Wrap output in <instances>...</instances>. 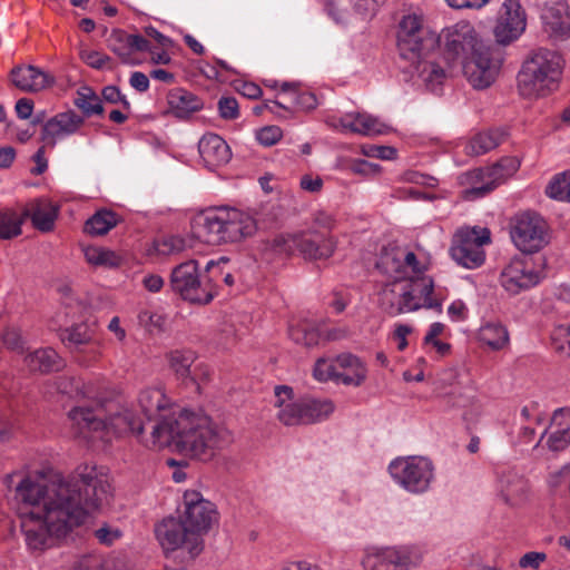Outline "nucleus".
<instances>
[{
  "label": "nucleus",
  "instance_id": "c85d7f7f",
  "mask_svg": "<svg viewBox=\"0 0 570 570\" xmlns=\"http://www.w3.org/2000/svg\"><path fill=\"white\" fill-rule=\"evenodd\" d=\"M334 362L343 384L360 386L365 381L367 370L357 356L343 353Z\"/></svg>",
  "mask_w": 570,
  "mask_h": 570
},
{
  "label": "nucleus",
  "instance_id": "1a4fd4ad",
  "mask_svg": "<svg viewBox=\"0 0 570 570\" xmlns=\"http://www.w3.org/2000/svg\"><path fill=\"white\" fill-rule=\"evenodd\" d=\"M393 480L412 493L425 492L433 480V463L424 456L397 458L389 465Z\"/></svg>",
  "mask_w": 570,
  "mask_h": 570
},
{
  "label": "nucleus",
  "instance_id": "9d476101",
  "mask_svg": "<svg viewBox=\"0 0 570 570\" xmlns=\"http://www.w3.org/2000/svg\"><path fill=\"white\" fill-rule=\"evenodd\" d=\"M511 238L523 253H537L550 242L547 222L534 212H524L514 217Z\"/></svg>",
  "mask_w": 570,
  "mask_h": 570
},
{
  "label": "nucleus",
  "instance_id": "f257e3e1",
  "mask_svg": "<svg viewBox=\"0 0 570 570\" xmlns=\"http://www.w3.org/2000/svg\"><path fill=\"white\" fill-rule=\"evenodd\" d=\"M110 497L109 478L97 466L79 468L75 475L49 484L22 479L14 498L27 546L32 550L52 547Z\"/></svg>",
  "mask_w": 570,
  "mask_h": 570
},
{
  "label": "nucleus",
  "instance_id": "5701e85b",
  "mask_svg": "<svg viewBox=\"0 0 570 570\" xmlns=\"http://www.w3.org/2000/svg\"><path fill=\"white\" fill-rule=\"evenodd\" d=\"M139 406L147 417L146 424H151L150 429L163 421L164 417L177 416L176 413H165L168 401L160 389L149 387L145 389L140 392L138 396Z\"/></svg>",
  "mask_w": 570,
  "mask_h": 570
},
{
  "label": "nucleus",
  "instance_id": "7c9ffc66",
  "mask_svg": "<svg viewBox=\"0 0 570 570\" xmlns=\"http://www.w3.org/2000/svg\"><path fill=\"white\" fill-rule=\"evenodd\" d=\"M24 362L30 371L40 373L59 371L63 366L58 353L49 347L39 348L28 354Z\"/></svg>",
  "mask_w": 570,
  "mask_h": 570
},
{
  "label": "nucleus",
  "instance_id": "58836bf2",
  "mask_svg": "<svg viewBox=\"0 0 570 570\" xmlns=\"http://www.w3.org/2000/svg\"><path fill=\"white\" fill-rule=\"evenodd\" d=\"M303 412L306 417L305 424H312L327 419L334 412V404L331 400L303 399Z\"/></svg>",
  "mask_w": 570,
  "mask_h": 570
},
{
  "label": "nucleus",
  "instance_id": "6ab92c4d",
  "mask_svg": "<svg viewBox=\"0 0 570 570\" xmlns=\"http://www.w3.org/2000/svg\"><path fill=\"white\" fill-rule=\"evenodd\" d=\"M107 47L120 59L121 63L135 65L132 53L150 50L149 41L140 35H129L120 29L111 31L107 38Z\"/></svg>",
  "mask_w": 570,
  "mask_h": 570
},
{
  "label": "nucleus",
  "instance_id": "c9c22d12",
  "mask_svg": "<svg viewBox=\"0 0 570 570\" xmlns=\"http://www.w3.org/2000/svg\"><path fill=\"white\" fill-rule=\"evenodd\" d=\"M94 335V328L87 323L72 325L59 333L61 342L70 350H80L81 346L90 344Z\"/></svg>",
  "mask_w": 570,
  "mask_h": 570
},
{
  "label": "nucleus",
  "instance_id": "f3484780",
  "mask_svg": "<svg viewBox=\"0 0 570 570\" xmlns=\"http://www.w3.org/2000/svg\"><path fill=\"white\" fill-rule=\"evenodd\" d=\"M85 124V117L73 110L59 112L42 126L40 140L49 148H55L58 139L78 134Z\"/></svg>",
  "mask_w": 570,
  "mask_h": 570
},
{
  "label": "nucleus",
  "instance_id": "aec40b11",
  "mask_svg": "<svg viewBox=\"0 0 570 570\" xmlns=\"http://www.w3.org/2000/svg\"><path fill=\"white\" fill-rule=\"evenodd\" d=\"M336 244L333 236L320 238L312 232H301L296 233L295 250L308 261L326 259L334 254Z\"/></svg>",
  "mask_w": 570,
  "mask_h": 570
},
{
  "label": "nucleus",
  "instance_id": "bf43d9fd",
  "mask_svg": "<svg viewBox=\"0 0 570 570\" xmlns=\"http://www.w3.org/2000/svg\"><path fill=\"white\" fill-rule=\"evenodd\" d=\"M546 560L547 554L544 552L530 551L519 559V567L521 569L538 570Z\"/></svg>",
  "mask_w": 570,
  "mask_h": 570
},
{
  "label": "nucleus",
  "instance_id": "c03bdc74",
  "mask_svg": "<svg viewBox=\"0 0 570 570\" xmlns=\"http://www.w3.org/2000/svg\"><path fill=\"white\" fill-rule=\"evenodd\" d=\"M520 167L517 157H503L498 163L489 167V170L495 181L497 187L511 177Z\"/></svg>",
  "mask_w": 570,
  "mask_h": 570
},
{
  "label": "nucleus",
  "instance_id": "0eeeda50",
  "mask_svg": "<svg viewBox=\"0 0 570 570\" xmlns=\"http://www.w3.org/2000/svg\"><path fill=\"white\" fill-rule=\"evenodd\" d=\"M170 287L183 299L194 304H208L215 295L212 278L200 279L198 262L195 259L184 262L171 271Z\"/></svg>",
  "mask_w": 570,
  "mask_h": 570
},
{
  "label": "nucleus",
  "instance_id": "e2e57ef3",
  "mask_svg": "<svg viewBox=\"0 0 570 570\" xmlns=\"http://www.w3.org/2000/svg\"><path fill=\"white\" fill-rule=\"evenodd\" d=\"M184 247V242L179 237H168L156 244V250L160 254H170L173 252H179Z\"/></svg>",
  "mask_w": 570,
  "mask_h": 570
},
{
  "label": "nucleus",
  "instance_id": "c756f323",
  "mask_svg": "<svg viewBox=\"0 0 570 570\" xmlns=\"http://www.w3.org/2000/svg\"><path fill=\"white\" fill-rule=\"evenodd\" d=\"M23 216L30 217L33 226L46 233L53 229L58 208L47 200H37L24 210Z\"/></svg>",
  "mask_w": 570,
  "mask_h": 570
},
{
  "label": "nucleus",
  "instance_id": "a18cd8bd",
  "mask_svg": "<svg viewBox=\"0 0 570 570\" xmlns=\"http://www.w3.org/2000/svg\"><path fill=\"white\" fill-rule=\"evenodd\" d=\"M546 193L551 198L570 202V170L556 175Z\"/></svg>",
  "mask_w": 570,
  "mask_h": 570
},
{
  "label": "nucleus",
  "instance_id": "393cba45",
  "mask_svg": "<svg viewBox=\"0 0 570 570\" xmlns=\"http://www.w3.org/2000/svg\"><path fill=\"white\" fill-rule=\"evenodd\" d=\"M198 151L208 168L225 165L232 157L229 146L216 134L204 135L198 142Z\"/></svg>",
  "mask_w": 570,
  "mask_h": 570
},
{
  "label": "nucleus",
  "instance_id": "37998d69",
  "mask_svg": "<svg viewBox=\"0 0 570 570\" xmlns=\"http://www.w3.org/2000/svg\"><path fill=\"white\" fill-rule=\"evenodd\" d=\"M296 233L277 234L264 243V250L276 255L291 256L295 252Z\"/></svg>",
  "mask_w": 570,
  "mask_h": 570
},
{
  "label": "nucleus",
  "instance_id": "4d7b16f0",
  "mask_svg": "<svg viewBox=\"0 0 570 570\" xmlns=\"http://www.w3.org/2000/svg\"><path fill=\"white\" fill-rule=\"evenodd\" d=\"M139 324L145 326L148 331L161 330L164 325V317L153 311L144 309L138 314Z\"/></svg>",
  "mask_w": 570,
  "mask_h": 570
},
{
  "label": "nucleus",
  "instance_id": "72a5a7b5",
  "mask_svg": "<svg viewBox=\"0 0 570 570\" xmlns=\"http://www.w3.org/2000/svg\"><path fill=\"white\" fill-rule=\"evenodd\" d=\"M120 222L119 216L109 209H100L89 217L83 232L90 236H104Z\"/></svg>",
  "mask_w": 570,
  "mask_h": 570
},
{
  "label": "nucleus",
  "instance_id": "3c124183",
  "mask_svg": "<svg viewBox=\"0 0 570 570\" xmlns=\"http://www.w3.org/2000/svg\"><path fill=\"white\" fill-rule=\"evenodd\" d=\"M403 252L391 250L381 256L379 265L389 274H395V279H402L403 275Z\"/></svg>",
  "mask_w": 570,
  "mask_h": 570
},
{
  "label": "nucleus",
  "instance_id": "79ce46f5",
  "mask_svg": "<svg viewBox=\"0 0 570 570\" xmlns=\"http://www.w3.org/2000/svg\"><path fill=\"white\" fill-rule=\"evenodd\" d=\"M288 335L293 342L306 347L314 346L320 341L318 330L308 322H299L295 325H291Z\"/></svg>",
  "mask_w": 570,
  "mask_h": 570
},
{
  "label": "nucleus",
  "instance_id": "f03ea898",
  "mask_svg": "<svg viewBox=\"0 0 570 570\" xmlns=\"http://www.w3.org/2000/svg\"><path fill=\"white\" fill-rule=\"evenodd\" d=\"M230 442L232 435L226 428L205 414L183 410L177 416L164 417L155 424L145 445L159 449L174 445L185 455L207 461Z\"/></svg>",
  "mask_w": 570,
  "mask_h": 570
},
{
  "label": "nucleus",
  "instance_id": "a878e982",
  "mask_svg": "<svg viewBox=\"0 0 570 570\" xmlns=\"http://www.w3.org/2000/svg\"><path fill=\"white\" fill-rule=\"evenodd\" d=\"M335 128L351 131L363 136H376L385 134L389 127L377 118L365 112H350L338 119Z\"/></svg>",
  "mask_w": 570,
  "mask_h": 570
},
{
  "label": "nucleus",
  "instance_id": "a211bd4d",
  "mask_svg": "<svg viewBox=\"0 0 570 570\" xmlns=\"http://www.w3.org/2000/svg\"><path fill=\"white\" fill-rule=\"evenodd\" d=\"M9 78L11 83L23 92L37 94L56 85L53 75L33 65L14 66Z\"/></svg>",
  "mask_w": 570,
  "mask_h": 570
},
{
  "label": "nucleus",
  "instance_id": "f704fd0d",
  "mask_svg": "<svg viewBox=\"0 0 570 570\" xmlns=\"http://www.w3.org/2000/svg\"><path fill=\"white\" fill-rule=\"evenodd\" d=\"M527 483L514 472L503 473L499 479L500 494L509 504H517L525 492Z\"/></svg>",
  "mask_w": 570,
  "mask_h": 570
},
{
  "label": "nucleus",
  "instance_id": "b1692460",
  "mask_svg": "<svg viewBox=\"0 0 570 570\" xmlns=\"http://www.w3.org/2000/svg\"><path fill=\"white\" fill-rule=\"evenodd\" d=\"M459 180L462 186H466L462 191V197L466 200L483 197L497 188L489 167L466 171L459 177Z\"/></svg>",
  "mask_w": 570,
  "mask_h": 570
},
{
  "label": "nucleus",
  "instance_id": "423d86ee",
  "mask_svg": "<svg viewBox=\"0 0 570 570\" xmlns=\"http://www.w3.org/2000/svg\"><path fill=\"white\" fill-rule=\"evenodd\" d=\"M562 72V58L554 51L539 49L522 66L518 87L524 97H541L553 91Z\"/></svg>",
  "mask_w": 570,
  "mask_h": 570
},
{
  "label": "nucleus",
  "instance_id": "052dcab7",
  "mask_svg": "<svg viewBox=\"0 0 570 570\" xmlns=\"http://www.w3.org/2000/svg\"><path fill=\"white\" fill-rule=\"evenodd\" d=\"M95 535L100 543L109 546L121 537V531L118 528L104 524L95 531Z\"/></svg>",
  "mask_w": 570,
  "mask_h": 570
},
{
  "label": "nucleus",
  "instance_id": "2eb2a0df",
  "mask_svg": "<svg viewBox=\"0 0 570 570\" xmlns=\"http://www.w3.org/2000/svg\"><path fill=\"white\" fill-rule=\"evenodd\" d=\"M541 279L530 259H512L500 274L501 286L511 295L527 291Z\"/></svg>",
  "mask_w": 570,
  "mask_h": 570
},
{
  "label": "nucleus",
  "instance_id": "774afa93",
  "mask_svg": "<svg viewBox=\"0 0 570 570\" xmlns=\"http://www.w3.org/2000/svg\"><path fill=\"white\" fill-rule=\"evenodd\" d=\"M33 111V101L29 98H20L16 102V112L20 119H28Z\"/></svg>",
  "mask_w": 570,
  "mask_h": 570
},
{
  "label": "nucleus",
  "instance_id": "864d4df0",
  "mask_svg": "<svg viewBox=\"0 0 570 570\" xmlns=\"http://www.w3.org/2000/svg\"><path fill=\"white\" fill-rule=\"evenodd\" d=\"M397 289L400 291L399 295L402 299V307L404 308V313L417 311L423 307V303L417 299L404 279L397 278Z\"/></svg>",
  "mask_w": 570,
  "mask_h": 570
},
{
  "label": "nucleus",
  "instance_id": "de8ad7c7",
  "mask_svg": "<svg viewBox=\"0 0 570 570\" xmlns=\"http://www.w3.org/2000/svg\"><path fill=\"white\" fill-rule=\"evenodd\" d=\"M195 361V354L191 351H173L169 354L171 368L180 379L190 377V366Z\"/></svg>",
  "mask_w": 570,
  "mask_h": 570
},
{
  "label": "nucleus",
  "instance_id": "473e14b6",
  "mask_svg": "<svg viewBox=\"0 0 570 570\" xmlns=\"http://www.w3.org/2000/svg\"><path fill=\"white\" fill-rule=\"evenodd\" d=\"M428 56L429 53H425L420 58H415L414 60L409 61L412 63L414 71L422 79L425 86L430 90L434 91L436 87L443 82L445 78V71L439 65L432 61H428Z\"/></svg>",
  "mask_w": 570,
  "mask_h": 570
},
{
  "label": "nucleus",
  "instance_id": "0e129e2a",
  "mask_svg": "<svg viewBox=\"0 0 570 570\" xmlns=\"http://www.w3.org/2000/svg\"><path fill=\"white\" fill-rule=\"evenodd\" d=\"M351 170L358 175L374 176L379 174L380 166L365 159H358L351 165Z\"/></svg>",
  "mask_w": 570,
  "mask_h": 570
},
{
  "label": "nucleus",
  "instance_id": "cd10ccee",
  "mask_svg": "<svg viewBox=\"0 0 570 570\" xmlns=\"http://www.w3.org/2000/svg\"><path fill=\"white\" fill-rule=\"evenodd\" d=\"M551 433L547 445L551 451H562L570 444V409H560L551 419Z\"/></svg>",
  "mask_w": 570,
  "mask_h": 570
},
{
  "label": "nucleus",
  "instance_id": "bb28decb",
  "mask_svg": "<svg viewBox=\"0 0 570 570\" xmlns=\"http://www.w3.org/2000/svg\"><path fill=\"white\" fill-rule=\"evenodd\" d=\"M168 112L178 119H187L204 108V101L183 88L171 89L167 95Z\"/></svg>",
  "mask_w": 570,
  "mask_h": 570
},
{
  "label": "nucleus",
  "instance_id": "412c9836",
  "mask_svg": "<svg viewBox=\"0 0 570 570\" xmlns=\"http://www.w3.org/2000/svg\"><path fill=\"white\" fill-rule=\"evenodd\" d=\"M275 406L279 410L277 419L287 426L305 424L306 417L303 412L302 400L292 402L293 390L286 385L275 387Z\"/></svg>",
  "mask_w": 570,
  "mask_h": 570
},
{
  "label": "nucleus",
  "instance_id": "9b49d317",
  "mask_svg": "<svg viewBox=\"0 0 570 570\" xmlns=\"http://www.w3.org/2000/svg\"><path fill=\"white\" fill-rule=\"evenodd\" d=\"M436 46V38L422 27L416 14L404 16L397 31V48L405 60H414L430 53Z\"/></svg>",
  "mask_w": 570,
  "mask_h": 570
},
{
  "label": "nucleus",
  "instance_id": "6e6d98bb",
  "mask_svg": "<svg viewBox=\"0 0 570 570\" xmlns=\"http://www.w3.org/2000/svg\"><path fill=\"white\" fill-rule=\"evenodd\" d=\"M80 58L94 69H102L111 59L109 56L95 50H81Z\"/></svg>",
  "mask_w": 570,
  "mask_h": 570
},
{
  "label": "nucleus",
  "instance_id": "4468645a",
  "mask_svg": "<svg viewBox=\"0 0 570 570\" xmlns=\"http://www.w3.org/2000/svg\"><path fill=\"white\" fill-rule=\"evenodd\" d=\"M188 533L189 530L180 517L164 519L155 528L156 538L165 551L185 548L195 558L203 551L204 541L194 542Z\"/></svg>",
  "mask_w": 570,
  "mask_h": 570
},
{
  "label": "nucleus",
  "instance_id": "680f3d73",
  "mask_svg": "<svg viewBox=\"0 0 570 570\" xmlns=\"http://www.w3.org/2000/svg\"><path fill=\"white\" fill-rule=\"evenodd\" d=\"M102 98L105 101L110 104H121L126 109L130 107L126 96L121 94L117 86H107L102 89Z\"/></svg>",
  "mask_w": 570,
  "mask_h": 570
},
{
  "label": "nucleus",
  "instance_id": "6e6552de",
  "mask_svg": "<svg viewBox=\"0 0 570 570\" xmlns=\"http://www.w3.org/2000/svg\"><path fill=\"white\" fill-rule=\"evenodd\" d=\"M183 507L180 518L188 528L191 540L204 541L203 537L218 524L219 513L216 505L200 492L188 490L183 495Z\"/></svg>",
  "mask_w": 570,
  "mask_h": 570
},
{
  "label": "nucleus",
  "instance_id": "4c0bfd02",
  "mask_svg": "<svg viewBox=\"0 0 570 570\" xmlns=\"http://www.w3.org/2000/svg\"><path fill=\"white\" fill-rule=\"evenodd\" d=\"M479 338L493 351L502 350L509 343V333L500 323H487L479 331Z\"/></svg>",
  "mask_w": 570,
  "mask_h": 570
},
{
  "label": "nucleus",
  "instance_id": "20e7f679",
  "mask_svg": "<svg viewBox=\"0 0 570 570\" xmlns=\"http://www.w3.org/2000/svg\"><path fill=\"white\" fill-rule=\"evenodd\" d=\"M448 59L464 56L463 72L475 89H485L497 79L502 61V50L498 46L485 45L479 39L474 28L464 23L458 26L446 42Z\"/></svg>",
  "mask_w": 570,
  "mask_h": 570
},
{
  "label": "nucleus",
  "instance_id": "338daca9",
  "mask_svg": "<svg viewBox=\"0 0 570 570\" xmlns=\"http://www.w3.org/2000/svg\"><path fill=\"white\" fill-rule=\"evenodd\" d=\"M129 83L134 89H136L139 92H145L149 88L148 77L140 71H135L131 73Z\"/></svg>",
  "mask_w": 570,
  "mask_h": 570
},
{
  "label": "nucleus",
  "instance_id": "a19ab883",
  "mask_svg": "<svg viewBox=\"0 0 570 570\" xmlns=\"http://www.w3.org/2000/svg\"><path fill=\"white\" fill-rule=\"evenodd\" d=\"M397 278L387 284L380 294L381 308L391 316H396L404 313L402 307V299L399 295Z\"/></svg>",
  "mask_w": 570,
  "mask_h": 570
},
{
  "label": "nucleus",
  "instance_id": "69168bd1",
  "mask_svg": "<svg viewBox=\"0 0 570 570\" xmlns=\"http://www.w3.org/2000/svg\"><path fill=\"white\" fill-rule=\"evenodd\" d=\"M46 145L41 146L36 154L33 155L32 159L36 163V167L31 169V173L33 175H41L43 174L48 168V161L45 157L46 154Z\"/></svg>",
  "mask_w": 570,
  "mask_h": 570
},
{
  "label": "nucleus",
  "instance_id": "8fccbe9b",
  "mask_svg": "<svg viewBox=\"0 0 570 570\" xmlns=\"http://www.w3.org/2000/svg\"><path fill=\"white\" fill-rule=\"evenodd\" d=\"M85 256L88 263L92 265H102L115 267L119 264V257L111 250L89 247L85 250Z\"/></svg>",
  "mask_w": 570,
  "mask_h": 570
},
{
  "label": "nucleus",
  "instance_id": "49530a36",
  "mask_svg": "<svg viewBox=\"0 0 570 570\" xmlns=\"http://www.w3.org/2000/svg\"><path fill=\"white\" fill-rule=\"evenodd\" d=\"M281 89L284 94H287L291 90V102L293 106H295V108L311 110L314 109L317 105V100L314 94L308 91H299L295 83L284 82Z\"/></svg>",
  "mask_w": 570,
  "mask_h": 570
},
{
  "label": "nucleus",
  "instance_id": "f8f14e48",
  "mask_svg": "<svg viewBox=\"0 0 570 570\" xmlns=\"http://www.w3.org/2000/svg\"><path fill=\"white\" fill-rule=\"evenodd\" d=\"M490 243L488 229H461L452 240L451 257L462 267L473 269L480 267L485 261L483 245Z\"/></svg>",
  "mask_w": 570,
  "mask_h": 570
},
{
  "label": "nucleus",
  "instance_id": "e433bc0d",
  "mask_svg": "<svg viewBox=\"0 0 570 570\" xmlns=\"http://www.w3.org/2000/svg\"><path fill=\"white\" fill-rule=\"evenodd\" d=\"M507 134L501 129L479 132L472 137L466 149L469 155H483L498 147L504 139Z\"/></svg>",
  "mask_w": 570,
  "mask_h": 570
},
{
  "label": "nucleus",
  "instance_id": "5fc2aeb1",
  "mask_svg": "<svg viewBox=\"0 0 570 570\" xmlns=\"http://www.w3.org/2000/svg\"><path fill=\"white\" fill-rule=\"evenodd\" d=\"M218 111L223 119L232 120L239 116V106L234 97H222L218 100Z\"/></svg>",
  "mask_w": 570,
  "mask_h": 570
},
{
  "label": "nucleus",
  "instance_id": "39448f33",
  "mask_svg": "<svg viewBox=\"0 0 570 570\" xmlns=\"http://www.w3.org/2000/svg\"><path fill=\"white\" fill-rule=\"evenodd\" d=\"M257 230L256 220L235 208H214L199 215L195 222V236L207 245L240 242Z\"/></svg>",
  "mask_w": 570,
  "mask_h": 570
},
{
  "label": "nucleus",
  "instance_id": "09e8293b",
  "mask_svg": "<svg viewBox=\"0 0 570 570\" xmlns=\"http://www.w3.org/2000/svg\"><path fill=\"white\" fill-rule=\"evenodd\" d=\"M23 220L13 212L0 210V238L11 239L21 234V225Z\"/></svg>",
  "mask_w": 570,
  "mask_h": 570
},
{
  "label": "nucleus",
  "instance_id": "2f4dec72",
  "mask_svg": "<svg viewBox=\"0 0 570 570\" xmlns=\"http://www.w3.org/2000/svg\"><path fill=\"white\" fill-rule=\"evenodd\" d=\"M414 295L423 303V307L442 312V302L433 297L434 283L430 276H415L404 279Z\"/></svg>",
  "mask_w": 570,
  "mask_h": 570
},
{
  "label": "nucleus",
  "instance_id": "4be33fe9",
  "mask_svg": "<svg viewBox=\"0 0 570 570\" xmlns=\"http://www.w3.org/2000/svg\"><path fill=\"white\" fill-rule=\"evenodd\" d=\"M541 18L547 31L551 35L570 37V11L564 1L550 0L546 2Z\"/></svg>",
  "mask_w": 570,
  "mask_h": 570
},
{
  "label": "nucleus",
  "instance_id": "603ef678",
  "mask_svg": "<svg viewBox=\"0 0 570 570\" xmlns=\"http://www.w3.org/2000/svg\"><path fill=\"white\" fill-rule=\"evenodd\" d=\"M313 374L314 377L321 382H325L328 380H335L337 382H341L335 362L326 358H318L316 361Z\"/></svg>",
  "mask_w": 570,
  "mask_h": 570
},
{
  "label": "nucleus",
  "instance_id": "ddd939ff",
  "mask_svg": "<svg viewBox=\"0 0 570 570\" xmlns=\"http://www.w3.org/2000/svg\"><path fill=\"white\" fill-rule=\"evenodd\" d=\"M421 561L422 554L416 548L399 547L371 550L362 564L365 570H410Z\"/></svg>",
  "mask_w": 570,
  "mask_h": 570
},
{
  "label": "nucleus",
  "instance_id": "dca6fc26",
  "mask_svg": "<svg viewBox=\"0 0 570 570\" xmlns=\"http://www.w3.org/2000/svg\"><path fill=\"white\" fill-rule=\"evenodd\" d=\"M525 29V14L518 0H505L502 4L494 36L497 42L507 45L515 40Z\"/></svg>",
  "mask_w": 570,
  "mask_h": 570
},
{
  "label": "nucleus",
  "instance_id": "ea45409f",
  "mask_svg": "<svg viewBox=\"0 0 570 570\" xmlns=\"http://www.w3.org/2000/svg\"><path fill=\"white\" fill-rule=\"evenodd\" d=\"M75 106L81 110L83 116L90 117L92 115H101L104 107L100 98L90 87H81L77 91V97L73 100Z\"/></svg>",
  "mask_w": 570,
  "mask_h": 570
},
{
  "label": "nucleus",
  "instance_id": "7ed1b4c3",
  "mask_svg": "<svg viewBox=\"0 0 570 570\" xmlns=\"http://www.w3.org/2000/svg\"><path fill=\"white\" fill-rule=\"evenodd\" d=\"M73 425L83 438H97L109 441L111 435L120 436L131 433L145 445L142 432L146 424L134 415L118 399L99 397L87 400L82 404L70 410L68 414ZM92 438H95L92 435Z\"/></svg>",
  "mask_w": 570,
  "mask_h": 570
},
{
  "label": "nucleus",
  "instance_id": "13d9d810",
  "mask_svg": "<svg viewBox=\"0 0 570 570\" xmlns=\"http://www.w3.org/2000/svg\"><path fill=\"white\" fill-rule=\"evenodd\" d=\"M282 129L277 126H267L262 128L256 138L258 142L263 146L269 147L275 145L282 138Z\"/></svg>",
  "mask_w": 570,
  "mask_h": 570
}]
</instances>
